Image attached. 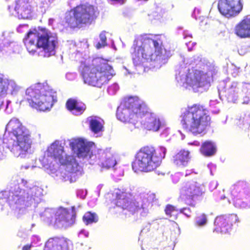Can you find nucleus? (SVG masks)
<instances>
[{
    "mask_svg": "<svg viewBox=\"0 0 250 250\" xmlns=\"http://www.w3.org/2000/svg\"><path fill=\"white\" fill-rule=\"evenodd\" d=\"M46 156H71L67 154L59 141L52 143L45 152Z\"/></svg>",
    "mask_w": 250,
    "mask_h": 250,
    "instance_id": "obj_25",
    "label": "nucleus"
},
{
    "mask_svg": "<svg viewBox=\"0 0 250 250\" xmlns=\"http://www.w3.org/2000/svg\"><path fill=\"white\" fill-rule=\"evenodd\" d=\"M188 145H194V146H199L200 145V143L198 141H194L193 143H188Z\"/></svg>",
    "mask_w": 250,
    "mask_h": 250,
    "instance_id": "obj_51",
    "label": "nucleus"
},
{
    "mask_svg": "<svg viewBox=\"0 0 250 250\" xmlns=\"http://www.w3.org/2000/svg\"><path fill=\"white\" fill-rule=\"evenodd\" d=\"M111 150V148H109V149H107L106 150L107 151H110Z\"/></svg>",
    "mask_w": 250,
    "mask_h": 250,
    "instance_id": "obj_56",
    "label": "nucleus"
},
{
    "mask_svg": "<svg viewBox=\"0 0 250 250\" xmlns=\"http://www.w3.org/2000/svg\"><path fill=\"white\" fill-rule=\"evenodd\" d=\"M237 72H234V73H232V75L233 76V77H236L237 75Z\"/></svg>",
    "mask_w": 250,
    "mask_h": 250,
    "instance_id": "obj_53",
    "label": "nucleus"
},
{
    "mask_svg": "<svg viewBox=\"0 0 250 250\" xmlns=\"http://www.w3.org/2000/svg\"><path fill=\"white\" fill-rule=\"evenodd\" d=\"M83 82L88 85L101 87L115 75L112 67L106 61L97 58L82 62L80 67Z\"/></svg>",
    "mask_w": 250,
    "mask_h": 250,
    "instance_id": "obj_3",
    "label": "nucleus"
},
{
    "mask_svg": "<svg viewBox=\"0 0 250 250\" xmlns=\"http://www.w3.org/2000/svg\"><path fill=\"white\" fill-rule=\"evenodd\" d=\"M24 193V190L20 189L19 191H17L15 193L12 192V197L13 198V199H15V198L16 197L17 199H16V201H20L21 200H22L24 198V195L23 193Z\"/></svg>",
    "mask_w": 250,
    "mask_h": 250,
    "instance_id": "obj_40",
    "label": "nucleus"
},
{
    "mask_svg": "<svg viewBox=\"0 0 250 250\" xmlns=\"http://www.w3.org/2000/svg\"><path fill=\"white\" fill-rule=\"evenodd\" d=\"M8 89L14 95L19 91L20 87L14 81L4 79L3 75L0 74V101L7 94Z\"/></svg>",
    "mask_w": 250,
    "mask_h": 250,
    "instance_id": "obj_22",
    "label": "nucleus"
},
{
    "mask_svg": "<svg viewBox=\"0 0 250 250\" xmlns=\"http://www.w3.org/2000/svg\"><path fill=\"white\" fill-rule=\"evenodd\" d=\"M216 151V146L213 143L209 141L205 142L201 148L202 153L207 156L215 155Z\"/></svg>",
    "mask_w": 250,
    "mask_h": 250,
    "instance_id": "obj_30",
    "label": "nucleus"
},
{
    "mask_svg": "<svg viewBox=\"0 0 250 250\" xmlns=\"http://www.w3.org/2000/svg\"><path fill=\"white\" fill-rule=\"evenodd\" d=\"M161 163V157H136L132 167L135 172H148L159 167Z\"/></svg>",
    "mask_w": 250,
    "mask_h": 250,
    "instance_id": "obj_12",
    "label": "nucleus"
},
{
    "mask_svg": "<svg viewBox=\"0 0 250 250\" xmlns=\"http://www.w3.org/2000/svg\"><path fill=\"white\" fill-rule=\"evenodd\" d=\"M242 7L241 0H220L218 4L220 12L227 18L236 16Z\"/></svg>",
    "mask_w": 250,
    "mask_h": 250,
    "instance_id": "obj_16",
    "label": "nucleus"
},
{
    "mask_svg": "<svg viewBox=\"0 0 250 250\" xmlns=\"http://www.w3.org/2000/svg\"><path fill=\"white\" fill-rule=\"evenodd\" d=\"M75 9L82 24L91 23L97 17V8L92 5L78 6L75 7Z\"/></svg>",
    "mask_w": 250,
    "mask_h": 250,
    "instance_id": "obj_17",
    "label": "nucleus"
},
{
    "mask_svg": "<svg viewBox=\"0 0 250 250\" xmlns=\"http://www.w3.org/2000/svg\"><path fill=\"white\" fill-rule=\"evenodd\" d=\"M179 212L181 213H183L186 216L189 217L191 216V210L189 208H181L179 210Z\"/></svg>",
    "mask_w": 250,
    "mask_h": 250,
    "instance_id": "obj_43",
    "label": "nucleus"
},
{
    "mask_svg": "<svg viewBox=\"0 0 250 250\" xmlns=\"http://www.w3.org/2000/svg\"><path fill=\"white\" fill-rule=\"evenodd\" d=\"M189 153L188 150L182 149L178 152V155L179 156H188Z\"/></svg>",
    "mask_w": 250,
    "mask_h": 250,
    "instance_id": "obj_46",
    "label": "nucleus"
},
{
    "mask_svg": "<svg viewBox=\"0 0 250 250\" xmlns=\"http://www.w3.org/2000/svg\"><path fill=\"white\" fill-rule=\"evenodd\" d=\"M146 111L145 103L137 97L125 98L118 106L116 116L123 122L134 124Z\"/></svg>",
    "mask_w": 250,
    "mask_h": 250,
    "instance_id": "obj_7",
    "label": "nucleus"
},
{
    "mask_svg": "<svg viewBox=\"0 0 250 250\" xmlns=\"http://www.w3.org/2000/svg\"><path fill=\"white\" fill-rule=\"evenodd\" d=\"M183 61H184V62H185V61H186L185 59H184V60H183Z\"/></svg>",
    "mask_w": 250,
    "mask_h": 250,
    "instance_id": "obj_59",
    "label": "nucleus"
},
{
    "mask_svg": "<svg viewBox=\"0 0 250 250\" xmlns=\"http://www.w3.org/2000/svg\"><path fill=\"white\" fill-rule=\"evenodd\" d=\"M28 29V26L26 24L20 25L17 30L19 33H23Z\"/></svg>",
    "mask_w": 250,
    "mask_h": 250,
    "instance_id": "obj_45",
    "label": "nucleus"
},
{
    "mask_svg": "<svg viewBox=\"0 0 250 250\" xmlns=\"http://www.w3.org/2000/svg\"><path fill=\"white\" fill-rule=\"evenodd\" d=\"M207 222V215L203 213L197 217L196 225L199 227H202L206 224Z\"/></svg>",
    "mask_w": 250,
    "mask_h": 250,
    "instance_id": "obj_37",
    "label": "nucleus"
},
{
    "mask_svg": "<svg viewBox=\"0 0 250 250\" xmlns=\"http://www.w3.org/2000/svg\"><path fill=\"white\" fill-rule=\"evenodd\" d=\"M204 193L200 186L195 182L184 183L180 191L181 198L187 205L191 207L195 206V201Z\"/></svg>",
    "mask_w": 250,
    "mask_h": 250,
    "instance_id": "obj_11",
    "label": "nucleus"
},
{
    "mask_svg": "<svg viewBox=\"0 0 250 250\" xmlns=\"http://www.w3.org/2000/svg\"><path fill=\"white\" fill-rule=\"evenodd\" d=\"M167 152V149L163 146H159L155 151L156 156H165Z\"/></svg>",
    "mask_w": 250,
    "mask_h": 250,
    "instance_id": "obj_41",
    "label": "nucleus"
},
{
    "mask_svg": "<svg viewBox=\"0 0 250 250\" xmlns=\"http://www.w3.org/2000/svg\"><path fill=\"white\" fill-rule=\"evenodd\" d=\"M65 21L68 24V25L72 28H75L79 25H82L76 12L75 8L66 13Z\"/></svg>",
    "mask_w": 250,
    "mask_h": 250,
    "instance_id": "obj_28",
    "label": "nucleus"
},
{
    "mask_svg": "<svg viewBox=\"0 0 250 250\" xmlns=\"http://www.w3.org/2000/svg\"><path fill=\"white\" fill-rule=\"evenodd\" d=\"M117 164L114 157H105L102 162L101 166L103 168L109 169L113 167Z\"/></svg>",
    "mask_w": 250,
    "mask_h": 250,
    "instance_id": "obj_33",
    "label": "nucleus"
},
{
    "mask_svg": "<svg viewBox=\"0 0 250 250\" xmlns=\"http://www.w3.org/2000/svg\"><path fill=\"white\" fill-rule=\"evenodd\" d=\"M24 45L27 51L31 55L37 53L39 55V43H38V36L36 29L30 30L27 33L24 40Z\"/></svg>",
    "mask_w": 250,
    "mask_h": 250,
    "instance_id": "obj_20",
    "label": "nucleus"
},
{
    "mask_svg": "<svg viewBox=\"0 0 250 250\" xmlns=\"http://www.w3.org/2000/svg\"><path fill=\"white\" fill-rule=\"evenodd\" d=\"M188 157H177L174 160V163L178 167L185 166L188 161Z\"/></svg>",
    "mask_w": 250,
    "mask_h": 250,
    "instance_id": "obj_38",
    "label": "nucleus"
},
{
    "mask_svg": "<svg viewBox=\"0 0 250 250\" xmlns=\"http://www.w3.org/2000/svg\"><path fill=\"white\" fill-rule=\"evenodd\" d=\"M70 241L64 237L50 238L46 242L43 250H68Z\"/></svg>",
    "mask_w": 250,
    "mask_h": 250,
    "instance_id": "obj_19",
    "label": "nucleus"
},
{
    "mask_svg": "<svg viewBox=\"0 0 250 250\" xmlns=\"http://www.w3.org/2000/svg\"><path fill=\"white\" fill-rule=\"evenodd\" d=\"M190 42L189 41V42L188 43H186V44L187 45V46L188 47V50H190L189 47V45H190Z\"/></svg>",
    "mask_w": 250,
    "mask_h": 250,
    "instance_id": "obj_54",
    "label": "nucleus"
},
{
    "mask_svg": "<svg viewBox=\"0 0 250 250\" xmlns=\"http://www.w3.org/2000/svg\"><path fill=\"white\" fill-rule=\"evenodd\" d=\"M178 211V209L173 205L168 204L165 208V212L169 217H173L174 219L178 218L177 214H174L175 212Z\"/></svg>",
    "mask_w": 250,
    "mask_h": 250,
    "instance_id": "obj_35",
    "label": "nucleus"
},
{
    "mask_svg": "<svg viewBox=\"0 0 250 250\" xmlns=\"http://www.w3.org/2000/svg\"><path fill=\"white\" fill-rule=\"evenodd\" d=\"M236 124L242 129H246L250 125V117L249 116L245 115L237 120Z\"/></svg>",
    "mask_w": 250,
    "mask_h": 250,
    "instance_id": "obj_34",
    "label": "nucleus"
},
{
    "mask_svg": "<svg viewBox=\"0 0 250 250\" xmlns=\"http://www.w3.org/2000/svg\"><path fill=\"white\" fill-rule=\"evenodd\" d=\"M39 43V56L49 57L55 54V47L58 43L57 34L46 28L36 30Z\"/></svg>",
    "mask_w": 250,
    "mask_h": 250,
    "instance_id": "obj_9",
    "label": "nucleus"
},
{
    "mask_svg": "<svg viewBox=\"0 0 250 250\" xmlns=\"http://www.w3.org/2000/svg\"><path fill=\"white\" fill-rule=\"evenodd\" d=\"M98 220V215L95 212L91 211L86 212L83 217V220L86 225L97 223Z\"/></svg>",
    "mask_w": 250,
    "mask_h": 250,
    "instance_id": "obj_31",
    "label": "nucleus"
},
{
    "mask_svg": "<svg viewBox=\"0 0 250 250\" xmlns=\"http://www.w3.org/2000/svg\"><path fill=\"white\" fill-rule=\"evenodd\" d=\"M219 92L226 97L228 102L235 103L241 99L242 104H250V83H243L230 82L226 80L219 84Z\"/></svg>",
    "mask_w": 250,
    "mask_h": 250,
    "instance_id": "obj_8",
    "label": "nucleus"
},
{
    "mask_svg": "<svg viewBox=\"0 0 250 250\" xmlns=\"http://www.w3.org/2000/svg\"><path fill=\"white\" fill-rule=\"evenodd\" d=\"M25 99L33 108L40 111L50 109L56 100V92L47 83H37L28 88Z\"/></svg>",
    "mask_w": 250,
    "mask_h": 250,
    "instance_id": "obj_6",
    "label": "nucleus"
},
{
    "mask_svg": "<svg viewBox=\"0 0 250 250\" xmlns=\"http://www.w3.org/2000/svg\"><path fill=\"white\" fill-rule=\"evenodd\" d=\"M215 73L214 66L212 65L206 71H191L186 66L181 65L176 70L175 78L180 85L186 88L189 86L195 92H203L208 89Z\"/></svg>",
    "mask_w": 250,
    "mask_h": 250,
    "instance_id": "obj_4",
    "label": "nucleus"
},
{
    "mask_svg": "<svg viewBox=\"0 0 250 250\" xmlns=\"http://www.w3.org/2000/svg\"><path fill=\"white\" fill-rule=\"evenodd\" d=\"M77 77V74L74 72H68L66 74V78L69 81H73Z\"/></svg>",
    "mask_w": 250,
    "mask_h": 250,
    "instance_id": "obj_44",
    "label": "nucleus"
},
{
    "mask_svg": "<svg viewBox=\"0 0 250 250\" xmlns=\"http://www.w3.org/2000/svg\"><path fill=\"white\" fill-rule=\"evenodd\" d=\"M181 117L183 127L195 135L204 132L210 125V117L200 105L188 107L182 112Z\"/></svg>",
    "mask_w": 250,
    "mask_h": 250,
    "instance_id": "obj_5",
    "label": "nucleus"
},
{
    "mask_svg": "<svg viewBox=\"0 0 250 250\" xmlns=\"http://www.w3.org/2000/svg\"><path fill=\"white\" fill-rule=\"evenodd\" d=\"M184 38L186 39H188V38L190 39L192 38L191 35L190 34H189L188 33V32H185L184 33Z\"/></svg>",
    "mask_w": 250,
    "mask_h": 250,
    "instance_id": "obj_50",
    "label": "nucleus"
},
{
    "mask_svg": "<svg viewBox=\"0 0 250 250\" xmlns=\"http://www.w3.org/2000/svg\"><path fill=\"white\" fill-rule=\"evenodd\" d=\"M119 86L117 83H114L110 85L107 89V92L111 95H115L119 90Z\"/></svg>",
    "mask_w": 250,
    "mask_h": 250,
    "instance_id": "obj_39",
    "label": "nucleus"
},
{
    "mask_svg": "<svg viewBox=\"0 0 250 250\" xmlns=\"http://www.w3.org/2000/svg\"><path fill=\"white\" fill-rule=\"evenodd\" d=\"M32 247V244H26L22 248V250H30Z\"/></svg>",
    "mask_w": 250,
    "mask_h": 250,
    "instance_id": "obj_48",
    "label": "nucleus"
},
{
    "mask_svg": "<svg viewBox=\"0 0 250 250\" xmlns=\"http://www.w3.org/2000/svg\"><path fill=\"white\" fill-rule=\"evenodd\" d=\"M107 33L105 31H102L99 36L100 41L96 44V47L97 49H100L102 47H104L107 45L106 43V34Z\"/></svg>",
    "mask_w": 250,
    "mask_h": 250,
    "instance_id": "obj_36",
    "label": "nucleus"
},
{
    "mask_svg": "<svg viewBox=\"0 0 250 250\" xmlns=\"http://www.w3.org/2000/svg\"><path fill=\"white\" fill-rule=\"evenodd\" d=\"M76 212L74 207L71 210L67 208L59 207L54 214V224L60 228H67L75 223Z\"/></svg>",
    "mask_w": 250,
    "mask_h": 250,
    "instance_id": "obj_13",
    "label": "nucleus"
},
{
    "mask_svg": "<svg viewBox=\"0 0 250 250\" xmlns=\"http://www.w3.org/2000/svg\"><path fill=\"white\" fill-rule=\"evenodd\" d=\"M90 128L94 133H98L104 127V121L97 117H91L88 119Z\"/></svg>",
    "mask_w": 250,
    "mask_h": 250,
    "instance_id": "obj_29",
    "label": "nucleus"
},
{
    "mask_svg": "<svg viewBox=\"0 0 250 250\" xmlns=\"http://www.w3.org/2000/svg\"><path fill=\"white\" fill-rule=\"evenodd\" d=\"M54 21L53 19H49L48 20V23L49 25H52Z\"/></svg>",
    "mask_w": 250,
    "mask_h": 250,
    "instance_id": "obj_52",
    "label": "nucleus"
},
{
    "mask_svg": "<svg viewBox=\"0 0 250 250\" xmlns=\"http://www.w3.org/2000/svg\"><path fill=\"white\" fill-rule=\"evenodd\" d=\"M143 117L145 119L141 121V123L148 130L156 131L165 127V122L164 121H160L155 114L148 112L147 107L146 111L142 115V118Z\"/></svg>",
    "mask_w": 250,
    "mask_h": 250,
    "instance_id": "obj_18",
    "label": "nucleus"
},
{
    "mask_svg": "<svg viewBox=\"0 0 250 250\" xmlns=\"http://www.w3.org/2000/svg\"><path fill=\"white\" fill-rule=\"evenodd\" d=\"M201 62V58L199 56L197 57V59H195V58L194 59L193 62L194 63H195L196 64H199V62Z\"/></svg>",
    "mask_w": 250,
    "mask_h": 250,
    "instance_id": "obj_49",
    "label": "nucleus"
},
{
    "mask_svg": "<svg viewBox=\"0 0 250 250\" xmlns=\"http://www.w3.org/2000/svg\"><path fill=\"white\" fill-rule=\"evenodd\" d=\"M132 194L129 192L119 190L116 193V205L123 210H126L130 214L134 215L144 210L143 204H140L136 200H131Z\"/></svg>",
    "mask_w": 250,
    "mask_h": 250,
    "instance_id": "obj_10",
    "label": "nucleus"
},
{
    "mask_svg": "<svg viewBox=\"0 0 250 250\" xmlns=\"http://www.w3.org/2000/svg\"><path fill=\"white\" fill-rule=\"evenodd\" d=\"M59 161L62 165L66 166L68 171L70 173V176L75 177L82 174V168L75 157H59Z\"/></svg>",
    "mask_w": 250,
    "mask_h": 250,
    "instance_id": "obj_23",
    "label": "nucleus"
},
{
    "mask_svg": "<svg viewBox=\"0 0 250 250\" xmlns=\"http://www.w3.org/2000/svg\"><path fill=\"white\" fill-rule=\"evenodd\" d=\"M238 52H239V53L240 55H242V54H242V53H241V52H240V50H238Z\"/></svg>",
    "mask_w": 250,
    "mask_h": 250,
    "instance_id": "obj_55",
    "label": "nucleus"
},
{
    "mask_svg": "<svg viewBox=\"0 0 250 250\" xmlns=\"http://www.w3.org/2000/svg\"><path fill=\"white\" fill-rule=\"evenodd\" d=\"M133 63L136 66L142 65L146 62H154L155 66L166 63L171 56L162 47V41L159 36L154 39L140 37L136 39L131 48Z\"/></svg>",
    "mask_w": 250,
    "mask_h": 250,
    "instance_id": "obj_1",
    "label": "nucleus"
},
{
    "mask_svg": "<svg viewBox=\"0 0 250 250\" xmlns=\"http://www.w3.org/2000/svg\"><path fill=\"white\" fill-rule=\"evenodd\" d=\"M14 10L19 19H28L31 17L29 0H16Z\"/></svg>",
    "mask_w": 250,
    "mask_h": 250,
    "instance_id": "obj_21",
    "label": "nucleus"
},
{
    "mask_svg": "<svg viewBox=\"0 0 250 250\" xmlns=\"http://www.w3.org/2000/svg\"><path fill=\"white\" fill-rule=\"evenodd\" d=\"M66 106L67 108L75 115L82 114L86 108L83 103L78 102L73 99H70L67 101Z\"/></svg>",
    "mask_w": 250,
    "mask_h": 250,
    "instance_id": "obj_27",
    "label": "nucleus"
},
{
    "mask_svg": "<svg viewBox=\"0 0 250 250\" xmlns=\"http://www.w3.org/2000/svg\"><path fill=\"white\" fill-rule=\"evenodd\" d=\"M155 153V149L152 146H146L141 148L137 152L136 156H153Z\"/></svg>",
    "mask_w": 250,
    "mask_h": 250,
    "instance_id": "obj_32",
    "label": "nucleus"
},
{
    "mask_svg": "<svg viewBox=\"0 0 250 250\" xmlns=\"http://www.w3.org/2000/svg\"><path fill=\"white\" fill-rule=\"evenodd\" d=\"M38 2L43 7H48L54 0H38Z\"/></svg>",
    "mask_w": 250,
    "mask_h": 250,
    "instance_id": "obj_42",
    "label": "nucleus"
},
{
    "mask_svg": "<svg viewBox=\"0 0 250 250\" xmlns=\"http://www.w3.org/2000/svg\"><path fill=\"white\" fill-rule=\"evenodd\" d=\"M239 221L237 215L235 213L221 214L216 217L213 231L227 233L231 229L232 226Z\"/></svg>",
    "mask_w": 250,
    "mask_h": 250,
    "instance_id": "obj_14",
    "label": "nucleus"
},
{
    "mask_svg": "<svg viewBox=\"0 0 250 250\" xmlns=\"http://www.w3.org/2000/svg\"><path fill=\"white\" fill-rule=\"evenodd\" d=\"M5 137L3 139L0 135V156L9 150L15 154L21 151L19 155H25L30 148L31 140L29 131L17 118H13L7 124L5 128Z\"/></svg>",
    "mask_w": 250,
    "mask_h": 250,
    "instance_id": "obj_2",
    "label": "nucleus"
},
{
    "mask_svg": "<svg viewBox=\"0 0 250 250\" xmlns=\"http://www.w3.org/2000/svg\"><path fill=\"white\" fill-rule=\"evenodd\" d=\"M20 49L19 45L15 42L11 41L4 37V32L0 35V52L3 54H10Z\"/></svg>",
    "mask_w": 250,
    "mask_h": 250,
    "instance_id": "obj_24",
    "label": "nucleus"
},
{
    "mask_svg": "<svg viewBox=\"0 0 250 250\" xmlns=\"http://www.w3.org/2000/svg\"><path fill=\"white\" fill-rule=\"evenodd\" d=\"M11 104V102L9 101H6V108H5V110L6 111L7 113H10L11 112H12V110H11V108H9L8 106H9V105Z\"/></svg>",
    "mask_w": 250,
    "mask_h": 250,
    "instance_id": "obj_47",
    "label": "nucleus"
},
{
    "mask_svg": "<svg viewBox=\"0 0 250 250\" xmlns=\"http://www.w3.org/2000/svg\"><path fill=\"white\" fill-rule=\"evenodd\" d=\"M235 33L241 38L250 37V15L247 16L235 28Z\"/></svg>",
    "mask_w": 250,
    "mask_h": 250,
    "instance_id": "obj_26",
    "label": "nucleus"
},
{
    "mask_svg": "<svg viewBox=\"0 0 250 250\" xmlns=\"http://www.w3.org/2000/svg\"><path fill=\"white\" fill-rule=\"evenodd\" d=\"M167 130H168V128L165 129V130H166V131H167Z\"/></svg>",
    "mask_w": 250,
    "mask_h": 250,
    "instance_id": "obj_58",
    "label": "nucleus"
},
{
    "mask_svg": "<svg viewBox=\"0 0 250 250\" xmlns=\"http://www.w3.org/2000/svg\"><path fill=\"white\" fill-rule=\"evenodd\" d=\"M192 62H193L192 61H191L190 62V64H192Z\"/></svg>",
    "mask_w": 250,
    "mask_h": 250,
    "instance_id": "obj_57",
    "label": "nucleus"
},
{
    "mask_svg": "<svg viewBox=\"0 0 250 250\" xmlns=\"http://www.w3.org/2000/svg\"><path fill=\"white\" fill-rule=\"evenodd\" d=\"M69 146L73 154L77 156H92L96 155L93 153L95 144L82 138L72 140Z\"/></svg>",
    "mask_w": 250,
    "mask_h": 250,
    "instance_id": "obj_15",
    "label": "nucleus"
}]
</instances>
